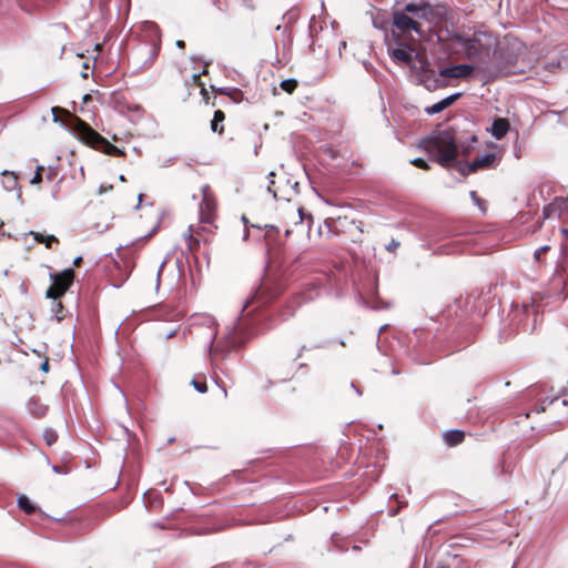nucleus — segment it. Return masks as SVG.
Returning a JSON list of instances; mask_svg holds the SVG:
<instances>
[{
  "instance_id": "nucleus-1",
  "label": "nucleus",
  "mask_w": 568,
  "mask_h": 568,
  "mask_svg": "<svg viewBox=\"0 0 568 568\" xmlns=\"http://www.w3.org/2000/svg\"><path fill=\"white\" fill-rule=\"evenodd\" d=\"M448 9L429 3H408L393 12L392 34L397 44L408 48L420 41H438V31L445 27Z\"/></svg>"
},
{
  "instance_id": "nucleus-2",
  "label": "nucleus",
  "mask_w": 568,
  "mask_h": 568,
  "mask_svg": "<svg viewBox=\"0 0 568 568\" xmlns=\"http://www.w3.org/2000/svg\"><path fill=\"white\" fill-rule=\"evenodd\" d=\"M438 42L446 43L453 53L475 63L489 61L495 39L485 32H474L466 36L454 29V23L447 13L445 27L438 31Z\"/></svg>"
},
{
  "instance_id": "nucleus-3",
  "label": "nucleus",
  "mask_w": 568,
  "mask_h": 568,
  "mask_svg": "<svg viewBox=\"0 0 568 568\" xmlns=\"http://www.w3.org/2000/svg\"><path fill=\"white\" fill-rule=\"evenodd\" d=\"M54 121L64 118L65 125L72 131L75 138L87 146L102 152L110 156H124L125 152L109 142L103 135L90 126L84 120L68 110L54 106L52 108Z\"/></svg>"
},
{
  "instance_id": "nucleus-4",
  "label": "nucleus",
  "mask_w": 568,
  "mask_h": 568,
  "mask_svg": "<svg viewBox=\"0 0 568 568\" xmlns=\"http://www.w3.org/2000/svg\"><path fill=\"white\" fill-rule=\"evenodd\" d=\"M423 149L433 161H436L445 169H449L458 154V146L453 129L438 131L419 142Z\"/></svg>"
},
{
  "instance_id": "nucleus-5",
  "label": "nucleus",
  "mask_w": 568,
  "mask_h": 568,
  "mask_svg": "<svg viewBox=\"0 0 568 568\" xmlns=\"http://www.w3.org/2000/svg\"><path fill=\"white\" fill-rule=\"evenodd\" d=\"M284 290L285 287L281 282H276L270 277L264 278L261 285L256 288L254 295L247 300L243 307V312H246L251 306L258 308L273 302L284 292Z\"/></svg>"
},
{
  "instance_id": "nucleus-6",
  "label": "nucleus",
  "mask_w": 568,
  "mask_h": 568,
  "mask_svg": "<svg viewBox=\"0 0 568 568\" xmlns=\"http://www.w3.org/2000/svg\"><path fill=\"white\" fill-rule=\"evenodd\" d=\"M74 277L75 272L72 268L51 274L52 284L47 290L45 297L53 301L60 300L73 284Z\"/></svg>"
},
{
  "instance_id": "nucleus-7",
  "label": "nucleus",
  "mask_w": 568,
  "mask_h": 568,
  "mask_svg": "<svg viewBox=\"0 0 568 568\" xmlns=\"http://www.w3.org/2000/svg\"><path fill=\"white\" fill-rule=\"evenodd\" d=\"M200 222L214 226L217 217V201L209 185L202 187V200L200 202Z\"/></svg>"
},
{
  "instance_id": "nucleus-8",
  "label": "nucleus",
  "mask_w": 568,
  "mask_h": 568,
  "mask_svg": "<svg viewBox=\"0 0 568 568\" xmlns=\"http://www.w3.org/2000/svg\"><path fill=\"white\" fill-rule=\"evenodd\" d=\"M296 185L297 183L291 185L288 180L285 181V183H282V181L271 180L267 190L273 194L275 200L291 202L292 196L297 194L295 189Z\"/></svg>"
},
{
  "instance_id": "nucleus-9",
  "label": "nucleus",
  "mask_w": 568,
  "mask_h": 568,
  "mask_svg": "<svg viewBox=\"0 0 568 568\" xmlns=\"http://www.w3.org/2000/svg\"><path fill=\"white\" fill-rule=\"evenodd\" d=\"M203 232H210V230L206 226H189L187 233L184 234V240L190 253L194 254L199 251Z\"/></svg>"
},
{
  "instance_id": "nucleus-10",
  "label": "nucleus",
  "mask_w": 568,
  "mask_h": 568,
  "mask_svg": "<svg viewBox=\"0 0 568 568\" xmlns=\"http://www.w3.org/2000/svg\"><path fill=\"white\" fill-rule=\"evenodd\" d=\"M314 290H310L307 293L305 292H302V293H297L295 294L291 300L290 302H287L283 308H282V316L284 320H287L290 317H292L297 307L301 306L303 303L305 302H308L313 298V296L311 295V293L313 292Z\"/></svg>"
},
{
  "instance_id": "nucleus-11",
  "label": "nucleus",
  "mask_w": 568,
  "mask_h": 568,
  "mask_svg": "<svg viewBox=\"0 0 568 568\" xmlns=\"http://www.w3.org/2000/svg\"><path fill=\"white\" fill-rule=\"evenodd\" d=\"M474 71V67L469 64H457L444 68L439 71V75L443 78L462 79L467 78Z\"/></svg>"
},
{
  "instance_id": "nucleus-12",
  "label": "nucleus",
  "mask_w": 568,
  "mask_h": 568,
  "mask_svg": "<svg viewBox=\"0 0 568 568\" xmlns=\"http://www.w3.org/2000/svg\"><path fill=\"white\" fill-rule=\"evenodd\" d=\"M417 44L412 45V48H408L404 44H398V48L390 49V57L394 61L400 62L404 64H410L413 61L412 52L416 50Z\"/></svg>"
},
{
  "instance_id": "nucleus-13",
  "label": "nucleus",
  "mask_w": 568,
  "mask_h": 568,
  "mask_svg": "<svg viewBox=\"0 0 568 568\" xmlns=\"http://www.w3.org/2000/svg\"><path fill=\"white\" fill-rule=\"evenodd\" d=\"M460 97H462V93L452 94V95L443 99L442 101L435 103L434 105L427 106L425 109V111L427 114L439 113V112L444 111L445 109L449 108L450 105H453Z\"/></svg>"
},
{
  "instance_id": "nucleus-14",
  "label": "nucleus",
  "mask_w": 568,
  "mask_h": 568,
  "mask_svg": "<svg viewBox=\"0 0 568 568\" xmlns=\"http://www.w3.org/2000/svg\"><path fill=\"white\" fill-rule=\"evenodd\" d=\"M495 161H496V155L494 153H487V154L471 161L468 171L477 172L478 170L489 169L493 166Z\"/></svg>"
},
{
  "instance_id": "nucleus-15",
  "label": "nucleus",
  "mask_w": 568,
  "mask_h": 568,
  "mask_svg": "<svg viewBox=\"0 0 568 568\" xmlns=\"http://www.w3.org/2000/svg\"><path fill=\"white\" fill-rule=\"evenodd\" d=\"M509 128L510 123L507 119L497 118L491 124L490 133L495 139L500 140L507 134Z\"/></svg>"
},
{
  "instance_id": "nucleus-16",
  "label": "nucleus",
  "mask_w": 568,
  "mask_h": 568,
  "mask_svg": "<svg viewBox=\"0 0 568 568\" xmlns=\"http://www.w3.org/2000/svg\"><path fill=\"white\" fill-rule=\"evenodd\" d=\"M443 439L448 447H454L465 440V432L459 429L447 430L443 434Z\"/></svg>"
},
{
  "instance_id": "nucleus-17",
  "label": "nucleus",
  "mask_w": 568,
  "mask_h": 568,
  "mask_svg": "<svg viewBox=\"0 0 568 568\" xmlns=\"http://www.w3.org/2000/svg\"><path fill=\"white\" fill-rule=\"evenodd\" d=\"M28 406L31 415L36 418H42L48 413V406L42 404L38 398H31Z\"/></svg>"
},
{
  "instance_id": "nucleus-18",
  "label": "nucleus",
  "mask_w": 568,
  "mask_h": 568,
  "mask_svg": "<svg viewBox=\"0 0 568 568\" xmlns=\"http://www.w3.org/2000/svg\"><path fill=\"white\" fill-rule=\"evenodd\" d=\"M225 121V113L222 110H216L214 112L213 119L211 120V130L219 135L224 133L223 122Z\"/></svg>"
},
{
  "instance_id": "nucleus-19",
  "label": "nucleus",
  "mask_w": 568,
  "mask_h": 568,
  "mask_svg": "<svg viewBox=\"0 0 568 568\" xmlns=\"http://www.w3.org/2000/svg\"><path fill=\"white\" fill-rule=\"evenodd\" d=\"M18 506L28 515L34 514L37 511L36 506L30 501V499L26 495H20L18 497Z\"/></svg>"
},
{
  "instance_id": "nucleus-20",
  "label": "nucleus",
  "mask_w": 568,
  "mask_h": 568,
  "mask_svg": "<svg viewBox=\"0 0 568 568\" xmlns=\"http://www.w3.org/2000/svg\"><path fill=\"white\" fill-rule=\"evenodd\" d=\"M3 178V184L6 185V189L13 190L16 189L18 184V175L14 172L11 171H3L1 173Z\"/></svg>"
},
{
  "instance_id": "nucleus-21",
  "label": "nucleus",
  "mask_w": 568,
  "mask_h": 568,
  "mask_svg": "<svg viewBox=\"0 0 568 568\" xmlns=\"http://www.w3.org/2000/svg\"><path fill=\"white\" fill-rule=\"evenodd\" d=\"M34 240L38 243H43L47 248H51L53 244H59V240L54 235H43L41 233H34Z\"/></svg>"
},
{
  "instance_id": "nucleus-22",
  "label": "nucleus",
  "mask_w": 568,
  "mask_h": 568,
  "mask_svg": "<svg viewBox=\"0 0 568 568\" xmlns=\"http://www.w3.org/2000/svg\"><path fill=\"white\" fill-rule=\"evenodd\" d=\"M51 312L58 322L65 317L64 306L60 300L53 301Z\"/></svg>"
},
{
  "instance_id": "nucleus-23",
  "label": "nucleus",
  "mask_w": 568,
  "mask_h": 568,
  "mask_svg": "<svg viewBox=\"0 0 568 568\" xmlns=\"http://www.w3.org/2000/svg\"><path fill=\"white\" fill-rule=\"evenodd\" d=\"M558 396H555L552 398H538V402L534 406V412L537 414L544 413L546 410V407L548 405H551L555 400H557Z\"/></svg>"
},
{
  "instance_id": "nucleus-24",
  "label": "nucleus",
  "mask_w": 568,
  "mask_h": 568,
  "mask_svg": "<svg viewBox=\"0 0 568 568\" xmlns=\"http://www.w3.org/2000/svg\"><path fill=\"white\" fill-rule=\"evenodd\" d=\"M280 87L286 93L292 94L297 89L298 82L295 79H286L280 83Z\"/></svg>"
},
{
  "instance_id": "nucleus-25",
  "label": "nucleus",
  "mask_w": 568,
  "mask_h": 568,
  "mask_svg": "<svg viewBox=\"0 0 568 568\" xmlns=\"http://www.w3.org/2000/svg\"><path fill=\"white\" fill-rule=\"evenodd\" d=\"M43 439L48 446H51L57 442L58 435L53 429L47 428L43 432Z\"/></svg>"
},
{
  "instance_id": "nucleus-26",
  "label": "nucleus",
  "mask_w": 568,
  "mask_h": 568,
  "mask_svg": "<svg viewBox=\"0 0 568 568\" xmlns=\"http://www.w3.org/2000/svg\"><path fill=\"white\" fill-rule=\"evenodd\" d=\"M470 197L473 199L474 203L479 207V210L485 213L486 212V201L480 199L477 195L476 191H470L469 193Z\"/></svg>"
},
{
  "instance_id": "nucleus-27",
  "label": "nucleus",
  "mask_w": 568,
  "mask_h": 568,
  "mask_svg": "<svg viewBox=\"0 0 568 568\" xmlns=\"http://www.w3.org/2000/svg\"><path fill=\"white\" fill-rule=\"evenodd\" d=\"M191 384L194 386V388L200 392V393H206L207 390V385H206V382H205V378L202 377L200 379H193L191 382Z\"/></svg>"
},
{
  "instance_id": "nucleus-28",
  "label": "nucleus",
  "mask_w": 568,
  "mask_h": 568,
  "mask_svg": "<svg viewBox=\"0 0 568 568\" xmlns=\"http://www.w3.org/2000/svg\"><path fill=\"white\" fill-rule=\"evenodd\" d=\"M43 171H44V168L42 165H38L36 169L34 176L32 178L30 183L33 185L40 184L43 180V178H42Z\"/></svg>"
},
{
  "instance_id": "nucleus-29",
  "label": "nucleus",
  "mask_w": 568,
  "mask_h": 568,
  "mask_svg": "<svg viewBox=\"0 0 568 568\" xmlns=\"http://www.w3.org/2000/svg\"><path fill=\"white\" fill-rule=\"evenodd\" d=\"M159 52H160V45L156 43H152V45L149 48V53H150L149 64H152L154 62V60L159 55Z\"/></svg>"
},
{
  "instance_id": "nucleus-30",
  "label": "nucleus",
  "mask_w": 568,
  "mask_h": 568,
  "mask_svg": "<svg viewBox=\"0 0 568 568\" xmlns=\"http://www.w3.org/2000/svg\"><path fill=\"white\" fill-rule=\"evenodd\" d=\"M410 163L422 170L428 171L430 169L429 164L422 158H416L410 161Z\"/></svg>"
},
{
  "instance_id": "nucleus-31",
  "label": "nucleus",
  "mask_w": 568,
  "mask_h": 568,
  "mask_svg": "<svg viewBox=\"0 0 568 568\" xmlns=\"http://www.w3.org/2000/svg\"><path fill=\"white\" fill-rule=\"evenodd\" d=\"M346 220H347V217H346V216H345V217H343V219H342V217H337L336 220H335V219H327V220L325 221V224H326V226H327L329 230H333V229H336V223H341V224H343L342 222H343V221H346Z\"/></svg>"
},
{
  "instance_id": "nucleus-32",
  "label": "nucleus",
  "mask_w": 568,
  "mask_h": 568,
  "mask_svg": "<svg viewBox=\"0 0 568 568\" xmlns=\"http://www.w3.org/2000/svg\"><path fill=\"white\" fill-rule=\"evenodd\" d=\"M202 74H207V65L203 69L202 73L193 74L192 80L194 85L202 87L204 83L201 80Z\"/></svg>"
},
{
  "instance_id": "nucleus-33",
  "label": "nucleus",
  "mask_w": 568,
  "mask_h": 568,
  "mask_svg": "<svg viewBox=\"0 0 568 568\" xmlns=\"http://www.w3.org/2000/svg\"><path fill=\"white\" fill-rule=\"evenodd\" d=\"M227 97H230L234 102H240L242 100V91L239 89H231Z\"/></svg>"
},
{
  "instance_id": "nucleus-34",
  "label": "nucleus",
  "mask_w": 568,
  "mask_h": 568,
  "mask_svg": "<svg viewBox=\"0 0 568 568\" xmlns=\"http://www.w3.org/2000/svg\"><path fill=\"white\" fill-rule=\"evenodd\" d=\"M470 166V163H459L458 164V171L462 175H468V174H471V173H475L474 171H468Z\"/></svg>"
},
{
  "instance_id": "nucleus-35",
  "label": "nucleus",
  "mask_w": 568,
  "mask_h": 568,
  "mask_svg": "<svg viewBox=\"0 0 568 568\" xmlns=\"http://www.w3.org/2000/svg\"><path fill=\"white\" fill-rule=\"evenodd\" d=\"M549 250H550V246H549V245H545V246L539 247V248L535 252V258H536L537 261H541V256H542L544 254H546Z\"/></svg>"
},
{
  "instance_id": "nucleus-36",
  "label": "nucleus",
  "mask_w": 568,
  "mask_h": 568,
  "mask_svg": "<svg viewBox=\"0 0 568 568\" xmlns=\"http://www.w3.org/2000/svg\"><path fill=\"white\" fill-rule=\"evenodd\" d=\"M212 89L217 94H223V95H227V93H230V91H231L230 88H214V87H212Z\"/></svg>"
},
{
  "instance_id": "nucleus-37",
  "label": "nucleus",
  "mask_w": 568,
  "mask_h": 568,
  "mask_svg": "<svg viewBox=\"0 0 568 568\" xmlns=\"http://www.w3.org/2000/svg\"><path fill=\"white\" fill-rule=\"evenodd\" d=\"M201 95L203 98V100L209 103V100H210V95H209V92L207 90L205 89L204 85L201 87Z\"/></svg>"
},
{
  "instance_id": "nucleus-38",
  "label": "nucleus",
  "mask_w": 568,
  "mask_h": 568,
  "mask_svg": "<svg viewBox=\"0 0 568 568\" xmlns=\"http://www.w3.org/2000/svg\"><path fill=\"white\" fill-rule=\"evenodd\" d=\"M49 367H50V365H49V359H48V358H45V359L41 363V365H40V369H41L42 372H44V373H48V372H49Z\"/></svg>"
},
{
  "instance_id": "nucleus-39",
  "label": "nucleus",
  "mask_w": 568,
  "mask_h": 568,
  "mask_svg": "<svg viewBox=\"0 0 568 568\" xmlns=\"http://www.w3.org/2000/svg\"><path fill=\"white\" fill-rule=\"evenodd\" d=\"M245 7L250 10H255L256 6L253 0H243Z\"/></svg>"
},
{
  "instance_id": "nucleus-40",
  "label": "nucleus",
  "mask_w": 568,
  "mask_h": 568,
  "mask_svg": "<svg viewBox=\"0 0 568 568\" xmlns=\"http://www.w3.org/2000/svg\"><path fill=\"white\" fill-rule=\"evenodd\" d=\"M557 280H558L559 284L565 283V282H564V280H562V275H561V273H560V271H559V270H556V274H555V276H554V280H552V281L555 282V281H557Z\"/></svg>"
},
{
  "instance_id": "nucleus-41",
  "label": "nucleus",
  "mask_w": 568,
  "mask_h": 568,
  "mask_svg": "<svg viewBox=\"0 0 568 568\" xmlns=\"http://www.w3.org/2000/svg\"><path fill=\"white\" fill-rule=\"evenodd\" d=\"M297 212H298L300 221L302 222L306 217V215L304 213V209L302 206H298Z\"/></svg>"
},
{
  "instance_id": "nucleus-42",
  "label": "nucleus",
  "mask_w": 568,
  "mask_h": 568,
  "mask_svg": "<svg viewBox=\"0 0 568 568\" xmlns=\"http://www.w3.org/2000/svg\"><path fill=\"white\" fill-rule=\"evenodd\" d=\"M82 262H83L82 257H81V256H78L77 258H74V261H73V265H74L75 267H79V266L82 264Z\"/></svg>"
},
{
  "instance_id": "nucleus-43",
  "label": "nucleus",
  "mask_w": 568,
  "mask_h": 568,
  "mask_svg": "<svg viewBox=\"0 0 568 568\" xmlns=\"http://www.w3.org/2000/svg\"><path fill=\"white\" fill-rule=\"evenodd\" d=\"M54 178H55V172H53L52 170H49V172L47 174V179L49 181H52Z\"/></svg>"
},
{
  "instance_id": "nucleus-44",
  "label": "nucleus",
  "mask_w": 568,
  "mask_h": 568,
  "mask_svg": "<svg viewBox=\"0 0 568 568\" xmlns=\"http://www.w3.org/2000/svg\"><path fill=\"white\" fill-rule=\"evenodd\" d=\"M53 470L58 474H61V473H67V469L62 468V467H59V466H54L53 467Z\"/></svg>"
},
{
  "instance_id": "nucleus-45",
  "label": "nucleus",
  "mask_w": 568,
  "mask_h": 568,
  "mask_svg": "<svg viewBox=\"0 0 568 568\" xmlns=\"http://www.w3.org/2000/svg\"><path fill=\"white\" fill-rule=\"evenodd\" d=\"M397 246H398V243H397V242H395V241H393V242L388 245V247H387V248H388V251H393V250H395Z\"/></svg>"
},
{
  "instance_id": "nucleus-46",
  "label": "nucleus",
  "mask_w": 568,
  "mask_h": 568,
  "mask_svg": "<svg viewBox=\"0 0 568 568\" xmlns=\"http://www.w3.org/2000/svg\"><path fill=\"white\" fill-rule=\"evenodd\" d=\"M176 45H178L179 48H184V47H185V42H184L183 40H179V41L176 42Z\"/></svg>"
},
{
  "instance_id": "nucleus-47",
  "label": "nucleus",
  "mask_w": 568,
  "mask_h": 568,
  "mask_svg": "<svg viewBox=\"0 0 568 568\" xmlns=\"http://www.w3.org/2000/svg\"><path fill=\"white\" fill-rule=\"evenodd\" d=\"M219 530H220V528H213V529H207L204 532L205 534H211V532H215V531H219Z\"/></svg>"
},
{
  "instance_id": "nucleus-48",
  "label": "nucleus",
  "mask_w": 568,
  "mask_h": 568,
  "mask_svg": "<svg viewBox=\"0 0 568 568\" xmlns=\"http://www.w3.org/2000/svg\"><path fill=\"white\" fill-rule=\"evenodd\" d=\"M436 82H437V80H434V85L433 87L432 85H427V89H429V90L436 89L437 88Z\"/></svg>"
},
{
  "instance_id": "nucleus-49",
  "label": "nucleus",
  "mask_w": 568,
  "mask_h": 568,
  "mask_svg": "<svg viewBox=\"0 0 568 568\" xmlns=\"http://www.w3.org/2000/svg\"><path fill=\"white\" fill-rule=\"evenodd\" d=\"M214 337H215V333H213V332H212V333H211V337H210V342H211V343L213 342Z\"/></svg>"
},
{
  "instance_id": "nucleus-50",
  "label": "nucleus",
  "mask_w": 568,
  "mask_h": 568,
  "mask_svg": "<svg viewBox=\"0 0 568 568\" xmlns=\"http://www.w3.org/2000/svg\"><path fill=\"white\" fill-rule=\"evenodd\" d=\"M89 99H90V95H88V94L84 95V98H83L84 102L88 101Z\"/></svg>"
},
{
  "instance_id": "nucleus-51",
  "label": "nucleus",
  "mask_w": 568,
  "mask_h": 568,
  "mask_svg": "<svg viewBox=\"0 0 568 568\" xmlns=\"http://www.w3.org/2000/svg\"><path fill=\"white\" fill-rule=\"evenodd\" d=\"M2 225H3V223H0V226H2Z\"/></svg>"
}]
</instances>
